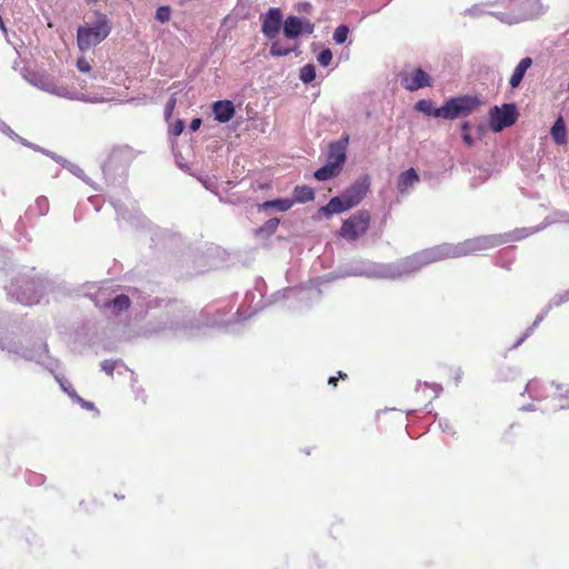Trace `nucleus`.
Masks as SVG:
<instances>
[{"label":"nucleus","instance_id":"46","mask_svg":"<svg viewBox=\"0 0 569 569\" xmlns=\"http://www.w3.org/2000/svg\"><path fill=\"white\" fill-rule=\"evenodd\" d=\"M566 399L568 400V405H569V389L566 391Z\"/></svg>","mask_w":569,"mask_h":569},{"label":"nucleus","instance_id":"27","mask_svg":"<svg viewBox=\"0 0 569 569\" xmlns=\"http://www.w3.org/2000/svg\"><path fill=\"white\" fill-rule=\"evenodd\" d=\"M69 396L74 400L77 401L82 408L87 409V410H94L96 407H94V403L93 402H90V401H86L84 399H82L76 391H72V392H69Z\"/></svg>","mask_w":569,"mask_h":569},{"label":"nucleus","instance_id":"38","mask_svg":"<svg viewBox=\"0 0 569 569\" xmlns=\"http://www.w3.org/2000/svg\"><path fill=\"white\" fill-rule=\"evenodd\" d=\"M462 139H463V141H465V143H466L467 146H469V147H470V146H472V144H473V139H472V137L470 136V133H469V132H465V133H462Z\"/></svg>","mask_w":569,"mask_h":569},{"label":"nucleus","instance_id":"33","mask_svg":"<svg viewBox=\"0 0 569 569\" xmlns=\"http://www.w3.org/2000/svg\"><path fill=\"white\" fill-rule=\"evenodd\" d=\"M77 66L79 68V71H90L91 70L89 62L86 61L84 59H79L77 62Z\"/></svg>","mask_w":569,"mask_h":569},{"label":"nucleus","instance_id":"12","mask_svg":"<svg viewBox=\"0 0 569 569\" xmlns=\"http://www.w3.org/2000/svg\"><path fill=\"white\" fill-rule=\"evenodd\" d=\"M402 86L409 91H416L431 84L429 73H407L402 78Z\"/></svg>","mask_w":569,"mask_h":569},{"label":"nucleus","instance_id":"29","mask_svg":"<svg viewBox=\"0 0 569 569\" xmlns=\"http://www.w3.org/2000/svg\"><path fill=\"white\" fill-rule=\"evenodd\" d=\"M532 66V59L529 57H526L521 59V61L518 63L516 69L513 71H527Z\"/></svg>","mask_w":569,"mask_h":569},{"label":"nucleus","instance_id":"42","mask_svg":"<svg viewBox=\"0 0 569 569\" xmlns=\"http://www.w3.org/2000/svg\"><path fill=\"white\" fill-rule=\"evenodd\" d=\"M338 378L337 377H330L328 380V383L332 387H337Z\"/></svg>","mask_w":569,"mask_h":569},{"label":"nucleus","instance_id":"7","mask_svg":"<svg viewBox=\"0 0 569 569\" xmlns=\"http://www.w3.org/2000/svg\"><path fill=\"white\" fill-rule=\"evenodd\" d=\"M349 144V136L343 134L338 141L330 142L328 146L327 163H333L342 170L347 160V148Z\"/></svg>","mask_w":569,"mask_h":569},{"label":"nucleus","instance_id":"44","mask_svg":"<svg viewBox=\"0 0 569 569\" xmlns=\"http://www.w3.org/2000/svg\"><path fill=\"white\" fill-rule=\"evenodd\" d=\"M338 379H342V380H346L348 378L347 373L342 372V371H339L338 372Z\"/></svg>","mask_w":569,"mask_h":569},{"label":"nucleus","instance_id":"48","mask_svg":"<svg viewBox=\"0 0 569 569\" xmlns=\"http://www.w3.org/2000/svg\"><path fill=\"white\" fill-rule=\"evenodd\" d=\"M568 90H569V82H568Z\"/></svg>","mask_w":569,"mask_h":569},{"label":"nucleus","instance_id":"31","mask_svg":"<svg viewBox=\"0 0 569 569\" xmlns=\"http://www.w3.org/2000/svg\"><path fill=\"white\" fill-rule=\"evenodd\" d=\"M525 73H512L510 79V86L517 88L523 79Z\"/></svg>","mask_w":569,"mask_h":569},{"label":"nucleus","instance_id":"35","mask_svg":"<svg viewBox=\"0 0 569 569\" xmlns=\"http://www.w3.org/2000/svg\"><path fill=\"white\" fill-rule=\"evenodd\" d=\"M174 106H176V99L174 98H171L167 106H166V116L167 118H169L174 109Z\"/></svg>","mask_w":569,"mask_h":569},{"label":"nucleus","instance_id":"15","mask_svg":"<svg viewBox=\"0 0 569 569\" xmlns=\"http://www.w3.org/2000/svg\"><path fill=\"white\" fill-rule=\"evenodd\" d=\"M418 181H419V176H418L417 171L413 168H410L399 176L398 182H397V188H398L399 192L403 193L409 189V187L417 183Z\"/></svg>","mask_w":569,"mask_h":569},{"label":"nucleus","instance_id":"18","mask_svg":"<svg viewBox=\"0 0 569 569\" xmlns=\"http://www.w3.org/2000/svg\"><path fill=\"white\" fill-rule=\"evenodd\" d=\"M315 199V191L311 187L308 186H297L293 190V199L295 202L306 203L312 201Z\"/></svg>","mask_w":569,"mask_h":569},{"label":"nucleus","instance_id":"3","mask_svg":"<svg viewBox=\"0 0 569 569\" xmlns=\"http://www.w3.org/2000/svg\"><path fill=\"white\" fill-rule=\"evenodd\" d=\"M481 104L477 96H457L448 99L442 107L439 108L438 114L441 119L453 120L465 118L473 113Z\"/></svg>","mask_w":569,"mask_h":569},{"label":"nucleus","instance_id":"1","mask_svg":"<svg viewBox=\"0 0 569 569\" xmlns=\"http://www.w3.org/2000/svg\"><path fill=\"white\" fill-rule=\"evenodd\" d=\"M370 188V178L365 174L357 179L345 192L339 197H333L329 202L320 208V212L326 217L341 213L358 206L367 196Z\"/></svg>","mask_w":569,"mask_h":569},{"label":"nucleus","instance_id":"4","mask_svg":"<svg viewBox=\"0 0 569 569\" xmlns=\"http://www.w3.org/2000/svg\"><path fill=\"white\" fill-rule=\"evenodd\" d=\"M371 220V213L360 209L342 221L339 236L348 241H356L368 232Z\"/></svg>","mask_w":569,"mask_h":569},{"label":"nucleus","instance_id":"19","mask_svg":"<svg viewBox=\"0 0 569 569\" xmlns=\"http://www.w3.org/2000/svg\"><path fill=\"white\" fill-rule=\"evenodd\" d=\"M293 206V201L291 199H276L264 201L259 204V210H268V209H278L280 211H287Z\"/></svg>","mask_w":569,"mask_h":569},{"label":"nucleus","instance_id":"21","mask_svg":"<svg viewBox=\"0 0 569 569\" xmlns=\"http://www.w3.org/2000/svg\"><path fill=\"white\" fill-rule=\"evenodd\" d=\"M415 109L426 116H432L435 118H441L438 114L439 108H435L433 103L429 99H421L415 104Z\"/></svg>","mask_w":569,"mask_h":569},{"label":"nucleus","instance_id":"40","mask_svg":"<svg viewBox=\"0 0 569 569\" xmlns=\"http://www.w3.org/2000/svg\"><path fill=\"white\" fill-rule=\"evenodd\" d=\"M19 300L22 302V303H26V305H31L33 301H37L38 298L37 296L34 295V297L32 298H24V297H20Z\"/></svg>","mask_w":569,"mask_h":569},{"label":"nucleus","instance_id":"47","mask_svg":"<svg viewBox=\"0 0 569 569\" xmlns=\"http://www.w3.org/2000/svg\"><path fill=\"white\" fill-rule=\"evenodd\" d=\"M413 71L421 72V71H423V70H422L421 68H417V69H415Z\"/></svg>","mask_w":569,"mask_h":569},{"label":"nucleus","instance_id":"14","mask_svg":"<svg viewBox=\"0 0 569 569\" xmlns=\"http://www.w3.org/2000/svg\"><path fill=\"white\" fill-rule=\"evenodd\" d=\"M552 385L539 380H531L527 385V391L529 396L535 400H542L549 398L547 389H551Z\"/></svg>","mask_w":569,"mask_h":569},{"label":"nucleus","instance_id":"39","mask_svg":"<svg viewBox=\"0 0 569 569\" xmlns=\"http://www.w3.org/2000/svg\"><path fill=\"white\" fill-rule=\"evenodd\" d=\"M311 4L308 3V2H303V3H300L299 7H298V10L300 12H309L311 10Z\"/></svg>","mask_w":569,"mask_h":569},{"label":"nucleus","instance_id":"34","mask_svg":"<svg viewBox=\"0 0 569 569\" xmlns=\"http://www.w3.org/2000/svg\"><path fill=\"white\" fill-rule=\"evenodd\" d=\"M317 73H300V80L305 83H310L316 79Z\"/></svg>","mask_w":569,"mask_h":569},{"label":"nucleus","instance_id":"32","mask_svg":"<svg viewBox=\"0 0 569 569\" xmlns=\"http://www.w3.org/2000/svg\"><path fill=\"white\" fill-rule=\"evenodd\" d=\"M183 129H184V124H183V122H182L181 120H178V121L172 126V128H171V132H172V134H174V136H179V134H181V133H182Z\"/></svg>","mask_w":569,"mask_h":569},{"label":"nucleus","instance_id":"37","mask_svg":"<svg viewBox=\"0 0 569 569\" xmlns=\"http://www.w3.org/2000/svg\"><path fill=\"white\" fill-rule=\"evenodd\" d=\"M200 126H201V119L200 118H194L190 122L191 131H197L200 128Z\"/></svg>","mask_w":569,"mask_h":569},{"label":"nucleus","instance_id":"28","mask_svg":"<svg viewBox=\"0 0 569 569\" xmlns=\"http://www.w3.org/2000/svg\"><path fill=\"white\" fill-rule=\"evenodd\" d=\"M290 51H291L290 48H286L282 44H280L279 42H273L271 48H270L271 54L272 56H278V57L286 56Z\"/></svg>","mask_w":569,"mask_h":569},{"label":"nucleus","instance_id":"41","mask_svg":"<svg viewBox=\"0 0 569 569\" xmlns=\"http://www.w3.org/2000/svg\"><path fill=\"white\" fill-rule=\"evenodd\" d=\"M300 71H316V68H315V66H313V64L308 63V64L303 66V67L300 69Z\"/></svg>","mask_w":569,"mask_h":569},{"label":"nucleus","instance_id":"13","mask_svg":"<svg viewBox=\"0 0 569 569\" xmlns=\"http://www.w3.org/2000/svg\"><path fill=\"white\" fill-rule=\"evenodd\" d=\"M303 33V21L296 17L289 16L283 21V34L288 39H297L300 34Z\"/></svg>","mask_w":569,"mask_h":569},{"label":"nucleus","instance_id":"11","mask_svg":"<svg viewBox=\"0 0 569 569\" xmlns=\"http://www.w3.org/2000/svg\"><path fill=\"white\" fill-rule=\"evenodd\" d=\"M212 112L217 121L224 123L233 118L236 110L230 100H220L212 104Z\"/></svg>","mask_w":569,"mask_h":569},{"label":"nucleus","instance_id":"30","mask_svg":"<svg viewBox=\"0 0 569 569\" xmlns=\"http://www.w3.org/2000/svg\"><path fill=\"white\" fill-rule=\"evenodd\" d=\"M114 362L112 360H104L102 363H101V368L103 371H106L109 376H112L113 375V371H114Z\"/></svg>","mask_w":569,"mask_h":569},{"label":"nucleus","instance_id":"23","mask_svg":"<svg viewBox=\"0 0 569 569\" xmlns=\"http://www.w3.org/2000/svg\"><path fill=\"white\" fill-rule=\"evenodd\" d=\"M280 220L278 218H271L267 220L263 226H261L259 229H257V234H273L278 227H279Z\"/></svg>","mask_w":569,"mask_h":569},{"label":"nucleus","instance_id":"10","mask_svg":"<svg viewBox=\"0 0 569 569\" xmlns=\"http://www.w3.org/2000/svg\"><path fill=\"white\" fill-rule=\"evenodd\" d=\"M51 73H24V78L33 86L48 92L60 93L57 84L50 79Z\"/></svg>","mask_w":569,"mask_h":569},{"label":"nucleus","instance_id":"2","mask_svg":"<svg viewBox=\"0 0 569 569\" xmlns=\"http://www.w3.org/2000/svg\"><path fill=\"white\" fill-rule=\"evenodd\" d=\"M97 20L92 27L80 26L77 31V42L81 51L102 42L110 33L111 27L106 14L96 13Z\"/></svg>","mask_w":569,"mask_h":569},{"label":"nucleus","instance_id":"26","mask_svg":"<svg viewBox=\"0 0 569 569\" xmlns=\"http://www.w3.org/2000/svg\"><path fill=\"white\" fill-rule=\"evenodd\" d=\"M318 61L322 67H328L332 60V52L330 49H323L318 54Z\"/></svg>","mask_w":569,"mask_h":569},{"label":"nucleus","instance_id":"17","mask_svg":"<svg viewBox=\"0 0 569 569\" xmlns=\"http://www.w3.org/2000/svg\"><path fill=\"white\" fill-rule=\"evenodd\" d=\"M341 171L342 170L339 169L338 166H333V163H326L323 167L315 171L313 177L319 181H326L338 177Z\"/></svg>","mask_w":569,"mask_h":569},{"label":"nucleus","instance_id":"6","mask_svg":"<svg viewBox=\"0 0 569 569\" xmlns=\"http://www.w3.org/2000/svg\"><path fill=\"white\" fill-rule=\"evenodd\" d=\"M419 253L422 258V263H425V266H428L430 263L441 261V260H445L448 258H455V257L460 256L458 248L451 247L449 244H441V246L428 248V249L419 251Z\"/></svg>","mask_w":569,"mask_h":569},{"label":"nucleus","instance_id":"20","mask_svg":"<svg viewBox=\"0 0 569 569\" xmlns=\"http://www.w3.org/2000/svg\"><path fill=\"white\" fill-rule=\"evenodd\" d=\"M107 306L111 307L113 309L114 313H120L130 308L131 301L127 295H118L114 299H112L110 302H108Z\"/></svg>","mask_w":569,"mask_h":569},{"label":"nucleus","instance_id":"5","mask_svg":"<svg viewBox=\"0 0 569 569\" xmlns=\"http://www.w3.org/2000/svg\"><path fill=\"white\" fill-rule=\"evenodd\" d=\"M519 113L515 103H503L493 107L489 111V127L493 132H500L511 127L518 120Z\"/></svg>","mask_w":569,"mask_h":569},{"label":"nucleus","instance_id":"8","mask_svg":"<svg viewBox=\"0 0 569 569\" xmlns=\"http://www.w3.org/2000/svg\"><path fill=\"white\" fill-rule=\"evenodd\" d=\"M282 24V11L280 8H270L262 18L261 31L268 39H274Z\"/></svg>","mask_w":569,"mask_h":569},{"label":"nucleus","instance_id":"9","mask_svg":"<svg viewBox=\"0 0 569 569\" xmlns=\"http://www.w3.org/2000/svg\"><path fill=\"white\" fill-rule=\"evenodd\" d=\"M498 244H499V240L497 239V237L483 236V237H478V238L466 241L462 244L461 249L458 248V251L460 252V256H461V254H466V253H468L470 251H475V250H485V249L493 248Z\"/></svg>","mask_w":569,"mask_h":569},{"label":"nucleus","instance_id":"43","mask_svg":"<svg viewBox=\"0 0 569 569\" xmlns=\"http://www.w3.org/2000/svg\"><path fill=\"white\" fill-rule=\"evenodd\" d=\"M469 128H470L469 122H463V123L461 124V130L463 131V133H465V132H468V131H469Z\"/></svg>","mask_w":569,"mask_h":569},{"label":"nucleus","instance_id":"24","mask_svg":"<svg viewBox=\"0 0 569 569\" xmlns=\"http://www.w3.org/2000/svg\"><path fill=\"white\" fill-rule=\"evenodd\" d=\"M348 34H349L348 26L340 24L339 27L336 28V30L333 32V40L336 41V43L342 44L346 42Z\"/></svg>","mask_w":569,"mask_h":569},{"label":"nucleus","instance_id":"16","mask_svg":"<svg viewBox=\"0 0 569 569\" xmlns=\"http://www.w3.org/2000/svg\"><path fill=\"white\" fill-rule=\"evenodd\" d=\"M550 134L557 144L563 146L567 143V129L562 117H559L555 121L551 127Z\"/></svg>","mask_w":569,"mask_h":569},{"label":"nucleus","instance_id":"45","mask_svg":"<svg viewBox=\"0 0 569 569\" xmlns=\"http://www.w3.org/2000/svg\"><path fill=\"white\" fill-rule=\"evenodd\" d=\"M62 388H63V390H64L68 395H69V392L76 391L73 388H71V387H66V386H63V385H62Z\"/></svg>","mask_w":569,"mask_h":569},{"label":"nucleus","instance_id":"22","mask_svg":"<svg viewBox=\"0 0 569 569\" xmlns=\"http://www.w3.org/2000/svg\"><path fill=\"white\" fill-rule=\"evenodd\" d=\"M423 267H426V266H425V263H422V258L419 252H416V253L407 257L403 261V268H405V270H407L409 272L418 271Z\"/></svg>","mask_w":569,"mask_h":569},{"label":"nucleus","instance_id":"36","mask_svg":"<svg viewBox=\"0 0 569 569\" xmlns=\"http://www.w3.org/2000/svg\"><path fill=\"white\" fill-rule=\"evenodd\" d=\"M303 21V32L306 33H312L315 30V24L311 23L309 20L305 19Z\"/></svg>","mask_w":569,"mask_h":569},{"label":"nucleus","instance_id":"25","mask_svg":"<svg viewBox=\"0 0 569 569\" xmlns=\"http://www.w3.org/2000/svg\"><path fill=\"white\" fill-rule=\"evenodd\" d=\"M171 9L169 6H161L156 11V19L161 23L168 22L170 20Z\"/></svg>","mask_w":569,"mask_h":569}]
</instances>
